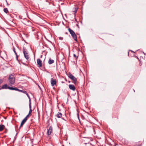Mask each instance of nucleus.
<instances>
[{
    "mask_svg": "<svg viewBox=\"0 0 146 146\" xmlns=\"http://www.w3.org/2000/svg\"><path fill=\"white\" fill-rule=\"evenodd\" d=\"M29 114H28L25 118H26L27 119V120L28 118V117H29Z\"/></svg>",
    "mask_w": 146,
    "mask_h": 146,
    "instance_id": "obj_20",
    "label": "nucleus"
},
{
    "mask_svg": "<svg viewBox=\"0 0 146 146\" xmlns=\"http://www.w3.org/2000/svg\"><path fill=\"white\" fill-rule=\"evenodd\" d=\"M75 10L74 12H75V13H76L77 12V11L78 9V8H75Z\"/></svg>",
    "mask_w": 146,
    "mask_h": 146,
    "instance_id": "obj_25",
    "label": "nucleus"
},
{
    "mask_svg": "<svg viewBox=\"0 0 146 146\" xmlns=\"http://www.w3.org/2000/svg\"><path fill=\"white\" fill-rule=\"evenodd\" d=\"M8 81L10 83V85H12L15 82V78L14 75L11 74L10 75L8 79Z\"/></svg>",
    "mask_w": 146,
    "mask_h": 146,
    "instance_id": "obj_1",
    "label": "nucleus"
},
{
    "mask_svg": "<svg viewBox=\"0 0 146 146\" xmlns=\"http://www.w3.org/2000/svg\"><path fill=\"white\" fill-rule=\"evenodd\" d=\"M52 131V126H50L49 127V129L47 131V134L48 135L51 134Z\"/></svg>",
    "mask_w": 146,
    "mask_h": 146,
    "instance_id": "obj_7",
    "label": "nucleus"
},
{
    "mask_svg": "<svg viewBox=\"0 0 146 146\" xmlns=\"http://www.w3.org/2000/svg\"><path fill=\"white\" fill-rule=\"evenodd\" d=\"M69 87L70 90H72L73 91H75L76 89L75 87L73 85L70 84L69 85Z\"/></svg>",
    "mask_w": 146,
    "mask_h": 146,
    "instance_id": "obj_9",
    "label": "nucleus"
},
{
    "mask_svg": "<svg viewBox=\"0 0 146 146\" xmlns=\"http://www.w3.org/2000/svg\"><path fill=\"white\" fill-rule=\"evenodd\" d=\"M73 56L74 57L76 58H78V56H77L75 54H73Z\"/></svg>",
    "mask_w": 146,
    "mask_h": 146,
    "instance_id": "obj_21",
    "label": "nucleus"
},
{
    "mask_svg": "<svg viewBox=\"0 0 146 146\" xmlns=\"http://www.w3.org/2000/svg\"><path fill=\"white\" fill-rule=\"evenodd\" d=\"M68 30L71 35L75 33L70 28H69L68 29Z\"/></svg>",
    "mask_w": 146,
    "mask_h": 146,
    "instance_id": "obj_15",
    "label": "nucleus"
},
{
    "mask_svg": "<svg viewBox=\"0 0 146 146\" xmlns=\"http://www.w3.org/2000/svg\"><path fill=\"white\" fill-rule=\"evenodd\" d=\"M25 123L22 121L21 123V125H20V127H21L22 126H23V125Z\"/></svg>",
    "mask_w": 146,
    "mask_h": 146,
    "instance_id": "obj_19",
    "label": "nucleus"
},
{
    "mask_svg": "<svg viewBox=\"0 0 146 146\" xmlns=\"http://www.w3.org/2000/svg\"><path fill=\"white\" fill-rule=\"evenodd\" d=\"M8 89L11 90H15L16 91H19L20 92H22V90H20L18 89H17V88H13L12 87H9L8 88Z\"/></svg>",
    "mask_w": 146,
    "mask_h": 146,
    "instance_id": "obj_6",
    "label": "nucleus"
},
{
    "mask_svg": "<svg viewBox=\"0 0 146 146\" xmlns=\"http://www.w3.org/2000/svg\"><path fill=\"white\" fill-rule=\"evenodd\" d=\"M29 107L30 108V110L29 112V114H31L32 112V110L31 109V102L30 100H29Z\"/></svg>",
    "mask_w": 146,
    "mask_h": 146,
    "instance_id": "obj_10",
    "label": "nucleus"
},
{
    "mask_svg": "<svg viewBox=\"0 0 146 146\" xmlns=\"http://www.w3.org/2000/svg\"><path fill=\"white\" fill-rule=\"evenodd\" d=\"M5 126L3 125H0V131H2L4 129Z\"/></svg>",
    "mask_w": 146,
    "mask_h": 146,
    "instance_id": "obj_13",
    "label": "nucleus"
},
{
    "mask_svg": "<svg viewBox=\"0 0 146 146\" xmlns=\"http://www.w3.org/2000/svg\"><path fill=\"white\" fill-rule=\"evenodd\" d=\"M16 57H17V59H18V57H17V55L16 56Z\"/></svg>",
    "mask_w": 146,
    "mask_h": 146,
    "instance_id": "obj_29",
    "label": "nucleus"
},
{
    "mask_svg": "<svg viewBox=\"0 0 146 146\" xmlns=\"http://www.w3.org/2000/svg\"><path fill=\"white\" fill-rule=\"evenodd\" d=\"M77 115V117H78V119L79 120H80L79 114L78 113Z\"/></svg>",
    "mask_w": 146,
    "mask_h": 146,
    "instance_id": "obj_26",
    "label": "nucleus"
},
{
    "mask_svg": "<svg viewBox=\"0 0 146 146\" xmlns=\"http://www.w3.org/2000/svg\"><path fill=\"white\" fill-rule=\"evenodd\" d=\"M25 123L22 121L21 123V125H20V127H21L22 126H23V125Z\"/></svg>",
    "mask_w": 146,
    "mask_h": 146,
    "instance_id": "obj_18",
    "label": "nucleus"
},
{
    "mask_svg": "<svg viewBox=\"0 0 146 146\" xmlns=\"http://www.w3.org/2000/svg\"><path fill=\"white\" fill-rule=\"evenodd\" d=\"M37 61L38 67H42V61L40 59H38Z\"/></svg>",
    "mask_w": 146,
    "mask_h": 146,
    "instance_id": "obj_4",
    "label": "nucleus"
},
{
    "mask_svg": "<svg viewBox=\"0 0 146 146\" xmlns=\"http://www.w3.org/2000/svg\"><path fill=\"white\" fill-rule=\"evenodd\" d=\"M13 51L14 52H15V54L17 55V53H16V52L15 50V48H13Z\"/></svg>",
    "mask_w": 146,
    "mask_h": 146,
    "instance_id": "obj_23",
    "label": "nucleus"
},
{
    "mask_svg": "<svg viewBox=\"0 0 146 146\" xmlns=\"http://www.w3.org/2000/svg\"><path fill=\"white\" fill-rule=\"evenodd\" d=\"M27 120V119L26 118H25L22 121L25 123Z\"/></svg>",
    "mask_w": 146,
    "mask_h": 146,
    "instance_id": "obj_17",
    "label": "nucleus"
},
{
    "mask_svg": "<svg viewBox=\"0 0 146 146\" xmlns=\"http://www.w3.org/2000/svg\"><path fill=\"white\" fill-rule=\"evenodd\" d=\"M23 53L24 54V57L27 60H28L29 58V56L28 55L27 50L25 48L23 49Z\"/></svg>",
    "mask_w": 146,
    "mask_h": 146,
    "instance_id": "obj_3",
    "label": "nucleus"
},
{
    "mask_svg": "<svg viewBox=\"0 0 146 146\" xmlns=\"http://www.w3.org/2000/svg\"><path fill=\"white\" fill-rule=\"evenodd\" d=\"M24 93H27L26 92V91H24Z\"/></svg>",
    "mask_w": 146,
    "mask_h": 146,
    "instance_id": "obj_28",
    "label": "nucleus"
},
{
    "mask_svg": "<svg viewBox=\"0 0 146 146\" xmlns=\"http://www.w3.org/2000/svg\"><path fill=\"white\" fill-rule=\"evenodd\" d=\"M3 82V80L2 79H0V84Z\"/></svg>",
    "mask_w": 146,
    "mask_h": 146,
    "instance_id": "obj_22",
    "label": "nucleus"
},
{
    "mask_svg": "<svg viewBox=\"0 0 146 146\" xmlns=\"http://www.w3.org/2000/svg\"><path fill=\"white\" fill-rule=\"evenodd\" d=\"M68 77L70 78L73 81V82L75 84H76L77 82V78L74 76L71 73H69L68 75Z\"/></svg>",
    "mask_w": 146,
    "mask_h": 146,
    "instance_id": "obj_2",
    "label": "nucleus"
},
{
    "mask_svg": "<svg viewBox=\"0 0 146 146\" xmlns=\"http://www.w3.org/2000/svg\"><path fill=\"white\" fill-rule=\"evenodd\" d=\"M62 114L60 112H58L57 114H56V116L58 118H60L62 116Z\"/></svg>",
    "mask_w": 146,
    "mask_h": 146,
    "instance_id": "obj_12",
    "label": "nucleus"
},
{
    "mask_svg": "<svg viewBox=\"0 0 146 146\" xmlns=\"http://www.w3.org/2000/svg\"><path fill=\"white\" fill-rule=\"evenodd\" d=\"M10 87V86H7V84H5L4 85H3L1 88L0 89H8V87Z\"/></svg>",
    "mask_w": 146,
    "mask_h": 146,
    "instance_id": "obj_11",
    "label": "nucleus"
},
{
    "mask_svg": "<svg viewBox=\"0 0 146 146\" xmlns=\"http://www.w3.org/2000/svg\"><path fill=\"white\" fill-rule=\"evenodd\" d=\"M62 119H63L64 120H65V121H66V120L65 119H64L63 118H62Z\"/></svg>",
    "mask_w": 146,
    "mask_h": 146,
    "instance_id": "obj_27",
    "label": "nucleus"
},
{
    "mask_svg": "<svg viewBox=\"0 0 146 146\" xmlns=\"http://www.w3.org/2000/svg\"><path fill=\"white\" fill-rule=\"evenodd\" d=\"M54 62V60L50 59L48 60V63L50 64H52Z\"/></svg>",
    "mask_w": 146,
    "mask_h": 146,
    "instance_id": "obj_14",
    "label": "nucleus"
},
{
    "mask_svg": "<svg viewBox=\"0 0 146 146\" xmlns=\"http://www.w3.org/2000/svg\"><path fill=\"white\" fill-rule=\"evenodd\" d=\"M51 86H52L55 85L56 84V80L54 79L53 78H52L51 80Z\"/></svg>",
    "mask_w": 146,
    "mask_h": 146,
    "instance_id": "obj_5",
    "label": "nucleus"
},
{
    "mask_svg": "<svg viewBox=\"0 0 146 146\" xmlns=\"http://www.w3.org/2000/svg\"><path fill=\"white\" fill-rule=\"evenodd\" d=\"M71 35L74 40L77 42V37L75 33H74L72 34Z\"/></svg>",
    "mask_w": 146,
    "mask_h": 146,
    "instance_id": "obj_8",
    "label": "nucleus"
},
{
    "mask_svg": "<svg viewBox=\"0 0 146 146\" xmlns=\"http://www.w3.org/2000/svg\"><path fill=\"white\" fill-rule=\"evenodd\" d=\"M3 11L6 13H7L8 11V10L7 8H4L3 9Z\"/></svg>",
    "mask_w": 146,
    "mask_h": 146,
    "instance_id": "obj_16",
    "label": "nucleus"
},
{
    "mask_svg": "<svg viewBox=\"0 0 146 146\" xmlns=\"http://www.w3.org/2000/svg\"><path fill=\"white\" fill-rule=\"evenodd\" d=\"M26 94H27V96H28V97L29 98V100H30L31 101L29 95H28V94L27 93Z\"/></svg>",
    "mask_w": 146,
    "mask_h": 146,
    "instance_id": "obj_24",
    "label": "nucleus"
}]
</instances>
